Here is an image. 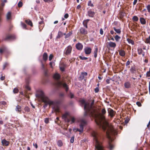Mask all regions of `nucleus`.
<instances>
[{"label":"nucleus","mask_w":150,"mask_h":150,"mask_svg":"<svg viewBox=\"0 0 150 150\" xmlns=\"http://www.w3.org/2000/svg\"><path fill=\"white\" fill-rule=\"evenodd\" d=\"M130 71L132 74L135 73L136 72L135 67H132L130 69Z\"/></svg>","instance_id":"23"},{"label":"nucleus","mask_w":150,"mask_h":150,"mask_svg":"<svg viewBox=\"0 0 150 150\" xmlns=\"http://www.w3.org/2000/svg\"><path fill=\"white\" fill-rule=\"evenodd\" d=\"M72 49V47L71 45L68 46L65 49L64 53L67 55L70 54L71 53Z\"/></svg>","instance_id":"9"},{"label":"nucleus","mask_w":150,"mask_h":150,"mask_svg":"<svg viewBox=\"0 0 150 150\" xmlns=\"http://www.w3.org/2000/svg\"><path fill=\"white\" fill-rule=\"evenodd\" d=\"M84 51L86 54H89L91 53V49L89 47H86L85 48Z\"/></svg>","instance_id":"13"},{"label":"nucleus","mask_w":150,"mask_h":150,"mask_svg":"<svg viewBox=\"0 0 150 150\" xmlns=\"http://www.w3.org/2000/svg\"><path fill=\"white\" fill-rule=\"evenodd\" d=\"M136 104L139 107L141 106L142 105L141 103L139 102H137Z\"/></svg>","instance_id":"60"},{"label":"nucleus","mask_w":150,"mask_h":150,"mask_svg":"<svg viewBox=\"0 0 150 150\" xmlns=\"http://www.w3.org/2000/svg\"><path fill=\"white\" fill-rule=\"evenodd\" d=\"M79 58L82 60H86L88 59L87 57H82L81 56H79Z\"/></svg>","instance_id":"42"},{"label":"nucleus","mask_w":150,"mask_h":150,"mask_svg":"<svg viewBox=\"0 0 150 150\" xmlns=\"http://www.w3.org/2000/svg\"><path fill=\"white\" fill-rule=\"evenodd\" d=\"M36 96L43 102L45 103V104L43 105L44 108H46L48 104H49L50 105H54V103L53 101L50 100L49 98L44 94L42 91L41 90L38 91Z\"/></svg>","instance_id":"3"},{"label":"nucleus","mask_w":150,"mask_h":150,"mask_svg":"<svg viewBox=\"0 0 150 150\" xmlns=\"http://www.w3.org/2000/svg\"><path fill=\"white\" fill-rule=\"evenodd\" d=\"M8 65V63L6 62L4 63L3 66V69L4 70L5 69V68Z\"/></svg>","instance_id":"44"},{"label":"nucleus","mask_w":150,"mask_h":150,"mask_svg":"<svg viewBox=\"0 0 150 150\" xmlns=\"http://www.w3.org/2000/svg\"><path fill=\"white\" fill-rule=\"evenodd\" d=\"M18 89L16 88H14L13 90V92L14 93H18Z\"/></svg>","instance_id":"39"},{"label":"nucleus","mask_w":150,"mask_h":150,"mask_svg":"<svg viewBox=\"0 0 150 150\" xmlns=\"http://www.w3.org/2000/svg\"><path fill=\"white\" fill-rule=\"evenodd\" d=\"M132 20L133 21H137L138 20V18L136 16H134L132 18Z\"/></svg>","instance_id":"36"},{"label":"nucleus","mask_w":150,"mask_h":150,"mask_svg":"<svg viewBox=\"0 0 150 150\" xmlns=\"http://www.w3.org/2000/svg\"><path fill=\"white\" fill-rule=\"evenodd\" d=\"M53 55L52 54H50L49 57V60L50 61H51L52 59L53 58Z\"/></svg>","instance_id":"47"},{"label":"nucleus","mask_w":150,"mask_h":150,"mask_svg":"<svg viewBox=\"0 0 150 150\" xmlns=\"http://www.w3.org/2000/svg\"><path fill=\"white\" fill-rule=\"evenodd\" d=\"M89 21V20H86L84 21L83 22V24L86 28H87V23L88 21Z\"/></svg>","instance_id":"30"},{"label":"nucleus","mask_w":150,"mask_h":150,"mask_svg":"<svg viewBox=\"0 0 150 150\" xmlns=\"http://www.w3.org/2000/svg\"><path fill=\"white\" fill-rule=\"evenodd\" d=\"M41 67L42 69L44 70H45V66L44 64H43L42 62L41 61Z\"/></svg>","instance_id":"50"},{"label":"nucleus","mask_w":150,"mask_h":150,"mask_svg":"<svg viewBox=\"0 0 150 150\" xmlns=\"http://www.w3.org/2000/svg\"><path fill=\"white\" fill-rule=\"evenodd\" d=\"M91 103H87L85 100L82 99L80 101L82 105H84L85 111L84 115L89 116L95 119L96 124L100 128L103 129V109L101 110L102 114L100 111L94 106V100L93 99L90 100Z\"/></svg>","instance_id":"1"},{"label":"nucleus","mask_w":150,"mask_h":150,"mask_svg":"<svg viewBox=\"0 0 150 150\" xmlns=\"http://www.w3.org/2000/svg\"><path fill=\"white\" fill-rule=\"evenodd\" d=\"M81 7V6L80 5H78L76 7V9H79Z\"/></svg>","instance_id":"63"},{"label":"nucleus","mask_w":150,"mask_h":150,"mask_svg":"<svg viewBox=\"0 0 150 150\" xmlns=\"http://www.w3.org/2000/svg\"><path fill=\"white\" fill-rule=\"evenodd\" d=\"M108 46L110 47L115 48L116 46V44L115 42H110L108 43Z\"/></svg>","instance_id":"17"},{"label":"nucleus","mask_w":150,"mask_h":150,"mask_svg":"<svg viewBox=\"0 0 150 150\" xmlns=\"http://www.w3.org/2000/svg\"><path fill=\"white\" fill-rule=\"evenodd\" d=\"M1 143L3 146H8L10 142H9L6 141L5 139H3L1 141Z\"/></svg>","instance_id":"14"},{"label":"nucleus","mask_w":150,"mask_h":150,"mask_svg":"<svg viewBox=\"0 0 150 150\" xmlns=\"http://www.w3.org/2000/svg\"><path fill=\"white\" fill-rule=\"evenodd\" d=\"M74 136H73V137H72L71 139V140H70V142L71 143H73L74 141Z\"/></svg>","instance_id":"49"},{"label":"nucleus","mask_w":150,"mask_h":150,"mask_svg":"<svg viewBox=\"0 0 150 150\" xmlns=\"http://www.w3.org/2000/svg\"><path fill=\"white\" fill-rule=\"evenodd\" d=\"M145 42L147 43H150V35L149 38L146 39Z\"/></svg>","instance_id":"40"},{"label":"nucleus","mask_w":150,"mask_h":150,"mask_svg":"<svg viewBox=\"0 0 150 150\" xmlns=\"http://www.w3.org/2000/svg\"><path fill=\"white\" fill-rule=\"evenodd\" d=\"M11 12H8L6 14V19L9 20L11 19Z\"/></svg>","instance_id":"21"},{"label":"nucleus","mask_w":150,"mask_h":150,"mask_svg":"<svg viewBox=\"0 0 150 150\" xmlns=\"http://www.w3.org/2000/svg\"><path fill=\"white\" fill-rule=\"evenodd\" d=\"M146 8L148 12L150 13V5H147Z\"/></svg>","instance_id":"52"},{"label":"nucleus","mask_w":150,"mask_h":150,"mask_svg":"<svg viewBox=\"0 0 150 150\" xmlns=\"http://www.w3.org/2000/svg\"><path fill=\"white\" fill-rule=\"evenodd\" d=\"M95 14V12L91 10L88 11V15L89 17H93L94 16Z\"/></svg>","instance_id":"16"},{"label":"nucleus","mask_w":150,"mask_h":150,"mask_svg":"<svg viewBox=\"0 0 150 150\" xmlns=\"http://www.w3.org/2000/svg\"><path fill=\"white\" fill-rule=\"evenodd\" d=\"M25 88L28 91H30L31 89L30 87L28 85H26L25 86Z\"/></svg>","instance_id":"57"},{"label":"nucleus","mask_w":150,"mask_h":150,"mask_svg":"<svg viewBox=\"0 0 150 150\" xmlns=\"http://www.w3.org/2000/svg\"><path fill=\"white\" fill-rule=\"evenodd\" d=\"M146 76L148 77L150 76V68H149V70L147 71L146 73Z\"/></svg>","instance_id":"53"},{"label":"nucleus","mask_w":150,"mask_h":150,"mask_svg":"<svg viewBox=\"0 0 150 150\" xmlns=\"http://www.w3.org/2000/svg\"><path fill=\"white\" fill-rule=\"evenodd\" d=\"M41 21L39 22V28L40 30V31H41V30L43 29L45 26V23L43 21L44 18L42 17L40 18Z\"/></svg>","instance_id":"8"},{"label":"nucleus","mask_w":150,"mask_h":150,"mask_svg":"<svg viewBox=\"0 0 150 150\" xmlns=\"http://www.w3.org/2000/svg\"><path fill=\"white\" fill-rule=\"evenodd\" d=\"M57 144L58 146L59 147H61L63 145V143L61 140H59L57 142Z\"/></svg>","instance_id":"26"},{"label":"nucleus","mask_w":150,"mask_h":150,"mask_svg":"<svg viewBox=\"0 0 150 150\" xmlns=\"http://www.w3.org/2000/svg\"><path fill=\"white\" fill-rule=\"evenodd\" d=\"M5 50V48L4 47L0 48V53L2 54Z\"/></svg>","instance_id":"41"},{"label":"nucleus","mask_w":150,"mask_h":150,"mask_svg":"<svg viewBox=\"0 0 150 150\" xmlns=\"http://www.w3.org/2000/svg\"><path fill=\"white\" fill-rule=\"evenodd\" d=\"M63 35V33L61 31H59L56 38H59L62 37Z\"/></svg>","instance_id":"22"},{"label":"nucleus","mask_w":150,"mask_h":150,"mask_svg":"<svg viewBox=\"0 0 150 150\" xmlns=\"http://www.w3.org/2000/svg\"><path fill=\"white\" fill-rule=\"evenodd\" d=\"M127 40L129 43H131L132 45H133L134 44V42L132 40L128 38L127 39Z\"/></svg>","instance_id":"37"},{"label":"nucleus","mask_w":150,"mask_h":150,"mask_svg":"<svg viewBox=\"0 0 150 150\" xmlns=\"http://www.w3.org/2000/svg\"><path fill=\"white\" fill-rule=\"evenodd\" d=\"M104 132L106 131V135L108 139L107 147L110 150H112L114 147L111 142L115 139L114 136L117 134V132L115 130L111 124L109 123L104 116Z\"/></svg>","instance_id":"2"},{"label":"nucleus","mask_w":150,"mask_h":150,"mask_svg":"<svg viewBox=\"0 0 150 150\" xmlns=\"http://www.w3.org/2000/svg\"><path fill=\"white\" fill-rule=\"evenodd\" d=\"M120 55L122 57H124L125 55V52L122 50H118Z\"/></svg>","instance_id":"20"},{"label":"nucleus","mask_w":150,"mask_h":150,"mask_svg":"<svg viewBox=\"0 0 150 150\" xmlns=\"http://www.w3.org/2000/svg\"><path fill=\"white\" fill-rule=\"evenodd\" d=\"M92 135L93 137V139L96 141V148L97 150H103V146L100 144L97 138V134L95 132L92 133Z\"/></svg>","instance_id":"6"},{"label":"nucleus","mask_w":150,"mask_h":150,"mask_svg":"<svg viewBox=\"0 0 150 150\" xmlns=\"http://www.w3.org/2000/svg\"><path fill=\"white\" fill-rule=\"evenodd\" d=\"M2 14V8L0 6V22L1 21V16Z\"/></svg>","instance_id":"43"},{"label":"nucleus","mask_w":150,"mask_h":150,"mask_svg":"<svg viewBox=\"0 0 150 150\" xmlns=\"http://www.w3.org/2000/svg\"><path fill=\"white\" fill-rule=\"evenodd\" d=\"M140 21L141 23L142 24H145L146 23V21L144 18H140Z\"/></svg>","instance_id":"25"},{"label":"nucleus","mask_w":150,"mask_h":150,"mask_svg":"<svg viewBox=\"0 0 150 150\" xmlns=\"http://www.w3.org/2000/svg\"><path fill=\"white\" fill-rule=\"evenodd\" d=\"M5 79V76H1V78H0V79L1 80V81H3Z\"/></svg>","instance_id":"62"},{"label":"nucleus","mask_w":150,"mask_h":150,"mask_svg":"<svg viewBox=\"0 0 150 150\" xmlns=\"http://www.w3.org/2000/svg\"><path fill=\"white\" fill-rule=\"evenodd\" d=\"M69 17V15L68 13H66L64 16V17L65 18H67Z\"/></svg>","instance_id":"61"},{"label":"nucleus","mask_w":150,"mask_h":150,"mask_svg":"<svg viewBox=\"0 0 150 150\" xmlns=\"http://www.w3.org/2000/svg\"><path fill=\"white\" fill-rule=\"evenodd\" d=\"M42 58L43 59L44 61H46L48 59V55L46 52H45L43 54L42 56Z\"/></svg>","instance_id":"18"},{"label":"nucleus","mask_w":150,"mask_h":150,"mask_svg":"<svg viewBox=\"0 0 150 150\" xmlns=\"http://www.w3.org/2000/svg\"><path fill=\"white\" fill-rule=\"evenodd\" d=\"M60 78V75L58 73H56L54 75L53 78L57 80L56 82L55 83V85L57 88H59L62 86L65 89L66 91L67 92L69 90L68 86L66 83H63L59 81L58 80Z\"/></svg>","instance_id":"4"},{"label":"nucleus","mask_w":150,"mask_h":150,"mask_svg":"<svg viewBox=\"0 0 150 150\" xmlns=\"http://www.w3.org/2000/svg\"><path fill=\"white\" fill-rule=\"evenodd\" d=\"M111 80V79H110L109 78H108L106 79V81L107 83H110V81Z\"/></svg>","instance_id":"55"},{"label":"nucleus","mask_w":150,"mask_h":150,"mask_svg":"<svg viewBox=\"0 0 150 150\" xmlns=\"http://www.w3.org/2000/svg\"><path fill=\"white\" fill-rule=\"evenodd\" d=\"M45 122L46 124H47L49 122V119L48 118H46L45 119Z\"/></svg>","instance_id":"46"},{"label":"nucleus","mask_w":150,"mask_h":150,"mask_svg":"<svg viewBox=\"0 0 150 150\" xmlns=\"http://www.w3.org/2000/svg\"><path fill=\"white\" fill-rule=\"evenodd\" d=\"M98 50V48L97 47H96L95 48L94 52V57L95 58H96L97 57Z\"/></svg>","instance_id":"29"},{"label":"nucleus","mask_w":150,"mask_h":150,"mask_svg":"<svg viewBox=\"0 0 150 150\" xmlns=\"http://www.w3.org/2000/svg\"><path fill=\"white\" fill-rule=\"evenodd\" d=\"M143 50L142 49H139L138 50V53L139 54H142Z\"/></svg>","instance_id":"51"},{"label":"nucleus","mask_w":150,"mask_h":150,"mask_svg":"<svg viewBox=\"0 0 150 150\" xmlns=\"http://www.w3.org/2000/svg\"><path fill=\"white\" fill-rule=\"evenodd\" d=\"M99 88L98 87H96L95 89V93H97L99 91Z\"/></svg>","instance_id":"59"},{"label":"nucleus","mask_w":150,"mask_h":150,"mask_svg":"<svg viewBox=\"0 0 150 150\" xmlns=\"http://www.w3.org/2000/svg\"><path fill=\"white\" fill-rule=\"evenodd\" d=\"M72 31H69L68 33L67 34L66 36H65V38L66 39L69 38L72 34Z\"/></svg>","instance_id":"24"},{"label":"nucleus","mask_w":150,"mask_h":150,"mask_svg":"<svg viewBox=\"0 0 150 150\" xmlns=\"http://www.w3.org/2000/svg\"><path fill=\"white\" fill-rule=\"evenodd\" d=\"M25 22L29 25L31 27L33 26V24L31 21L29 19L26 20H25Z\"/></svg>","instance_id":"19"},{"label":"nucleus","mask_w":150,"mask_h":150,"mask_svg":"<svg viewBox=\"0 0 150 150\" xmlns=\"http://www.w3.org/2000/svg\"><path fill=\"white\" fill-rule=\"evenodd\" d=\"M81 74L84 76H86L87 75V73L86 72H82Z\"/></svg>","instance_id":"54"},{"label":"nucleus","mask_w":150,"mask_h":150,"mask_svg":"<svg viewBox=\"0 0 150 150\" xmlns=\"http://www.w3.org/2000/svg\"><path fill=\"white\" fill-rule=\"evenodd\" d=\"M88 6H90L91 7H93L94 6L93 4L91 3V1H88Z\"/></svg>","instance_id":"35"},{"label":"nucleus","mask_w":150,"mask_h":150,"mask_svg":"<svg viewBox=\"0 0 150 150\" xmlns=\"http://www.w3.org/2000/svg\"><path fill=\"white\" fill-rule=\"evenodd\" d=\"M115 40L117 41H118L120 40V37L119 36L117 35H116L115 36Z\"/></svg>","instance_id":"38"},{"label":"nucleus","mask_w":150,"mask_h":150,"mask_svg":"<svg viewBox=\"0 0 150 150\" xmlns=\"http://www.w3.org/2000/svg\"><path fill=\"white\" fill-rule=\"evenodd\" d=\"M16 39V37L15 35L13 34H8L3 39V40L5 41H9L10 40H14Z\"/></svg>","instance_id":"7"},{"label":"nucleus","mask_w":150,"mask_h":150,"mask_svg":"<svg viewBox=\"0 0 150 150\" xmlns=\"http://www.w3.org/2000/svg\"><path fill=\"white\" fill-rule=\"evenodd\" d=\"M108 112L109 115L111 117H113L115 114V112L110 108L108 109Z\"/></svg>","instance_id":"11"},{"label":"nucleus","mask_w":150,"mask_h":150,"mask_svg":"<svg viewBox=\"0 0 150 150\" xmlns=\"http://www.w3.org/2000/svg\"><path fill=\"white\" fill-rule=\"evenodd\" d=\"M18 6L19 7H22L23 6V3L21 1H19L18 3Z\"/></svg>","instance_id":"45"},{"label":"nucleus","mask_w":150,"mask_h":150,"mask_svg":"<svg viewBox=\"0 0 150 150\" xmlns=\"http://www.w3.org/2000/svg\"><path fill=\"white\" fill-rule=\"evenodd\" d=\"M84 78V76H83V75H82L81 74V75L79 77V79H80V80H83Z\"/></svg>","instance_id":"56"},{"label":"nucleus","mask_w":150,"mask_h":150,"mask_svg":"<svg viewBox=\"0 0 150 150\" xmlns=\"http://www.w3.org/2000/svg\"><path fill=\"white\" fill-rule=\"evenodd\" d=\"M21 106L19 105H17L16 108V110L18 112H21Z\"/></svg>","instance_id":"27"},{"label":"nucleus","mask_w":150,"mask_h":150,"mask_svg":"<svg viewBox=\"0 0 150 150\" xmlns=\"http://www.w3.org/2000/svg\"><path fill=\"white\" fill-rule=\"evenodd\" d=\"M21 25L23 28L25 29H27V25L26 24L24 23H21Z\"/></svg>","instance_id":"34"},{"label":"nucleus","mask_w":150,"mask_h":150,"mask_svg":"<svg viewBox=\"0 0 150 150\" xmlns=\"http://www.w3.org/2000/svg\"><path fill=\"white\" fill-rule=\"evenodd\" d=\"M79 31L80 33L82 35H86L87 33V30L83 28H81Z\"/></svg>","instance_id":"15"},{"label":"nucleus","mask_w":150,"mask_h":150,"mask_svg":"<svg viewBox=\"0 0 150 150\" xmlns=\"http://www.w3.org/2000/svg\"><path fill=\"white\" fill-rule=\"evenodd\" d=\"M6 104V103L4 101H2L0 102V105H5Z\"/></svg>","instance_id":"48"},{"label":"nucleus","mask_w":150,"mask_h":150,"mask_svg":"<svg viewBox=\"0 0 150 150\" xmlns=\"http://www.w3.org/2000/svg\"><path fill=\"white\" fill-rule=\"evenodd\" d=\"M125 87L126 88H129L130 87V84L129 82H126L125 83Z\"/></svg>","instance_id":"31"},{"label":"nucleus","mask_w":150,"mask_h":150,"mask_svg":"<svg viewBox=\"0 0 150 150\" xmlns=\"http://www.w3.org/2000/svg\"><path fill=\"white\" fill-rule=\"evenodd\" d=\"M150 121H149V122L148 123V124L147 125V127L149 129H150Z\"/></svg>","instance_id":"64"},{"label":"nucleus","mask_w":150,"mask_h":150,"mask_svg":"<svg viewBox=\"0 0 150 150\" xmlns=\"http://www.w3.org/2000/svg\"><path fill=\"white\" fill-rule=\"evenodd\" d=\"M114 30L117 33L120 34L121 33V31L119 29H117L115 28H113Z\"/></svg>","instance_id":"32"},{"label":"nucleus","mask_w":150,"mask_h":150,"mask_svg":"<svg viewBox=\"0 0 150 150\" xmlns=\"http://www.w3.org/2000/svg\"><path fill=\"white\" fill-rule=\"evenodd\" d=\"M45 2L49 3L52 2L53 0H43Z\"/></svg>","instance_id":"58"},{"label":"nucleus","mask_w":150,"mask_h":150,"mask_svg":"<svg viewBox=\"0 0 150 150\" xmlns=\"http://www.w3.org/2000/svg\"><path fill=\"white\" fill-rule=\"evenodd\" d=\"M53 108L56 112H59V108L58 106H54Z\"/></svg>","instance_id":"28"},{"label":"nucleus","mask_w":150,"mask_h":150,"mask_svg":"<svg viewBox=\"0 0 150 150\" xmlns=\"http://www.w3.org/2000/svg\"><path fill=\"white\" fill-rule=\"evenodd\" d=\"M75 47L78 50H81L83 49V45L81 43H78L76 45Z\"/></svg>","instance_id":"12"},{"label":"nucleus","mask_w":150,"mask_h":150,"mask_svg":"<svg viewBox=\"0 0 150 150\" xmlns=\"http://www.w3.org/2000/svg\"><path fill=\"white\" fill-rule=\"evenodd\" d=\"M86 125V121L84 120H81L80 121V124L79 125L80 126V130L82 129V132H83V127L84 126Z\"/></svg>","instance_id":"10"},{"label":"nucleus","mask_w":150,"mask_h":150,"mask_svg":"<svg viewBox=\"0 0 150 150\" xmlns=\"http://www.w3.org/2000/svg\"><path fill=\"white\" fill-rule=\"evenodd\" d=\"M24 110L25 112H29L30 111V108L28 106L25 107L24 108Z\"/></svg>","instance_id":"33"},{"label":"nucleus","mask_w":150,"mask_h":150,"mask_svg":"<svg viewBox=\"0 0 150 150\" xmlns=\"http://www.w3.org/2000/svg\"><path fill=\"white\" fill-rule=\"evenodd\" d=\"M62 117L66 122L67 123L70 122L71 124L74 123L75 122V118L71 116L70 113L68 112H65L62 115Z\"/></svg>","instance_id":"5"}]
</instances>
